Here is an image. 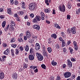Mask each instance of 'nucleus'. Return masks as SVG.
Segmentation results:
<instances>
[{
  "instance_id": "nucleus-18",
  "label": "nucleus",
  "mask_w": 80,
  "mask_h": 80,
  "mask_svg": "<svg viewBox=\"0 0 80 80\" xmlns=\"http://www.w3.org/2000/svg\"><path fill=\"white\" fill-rule=\"evenodd\" d=\"M51 37L54 39H56L57 38V35L55 33H53L51 34Z\"/></svg>"
},
{
  "instance_id": "nucleus-4",
  "label": "nucleus",
  "mask_w": 80,
  "mask_h": 80,
  "mask_svg": "<svg viewBox=\"0 0 80 80\" xmlns=\"http://www.w3.org/2000/svg\"><path fill=\"white\" fill-rule=\"evenodd\" d=\"M58 10L60 12H65V6L64 4H63L62 6V7L61 6H59L58 7Z\"/></svg>"
},
{
  "instance_id": "nucleus-62",
  "label": "nucleus",
  "mask_w": 80,
  "mask_h": 80,
  "mask_svg": "<svg viewBox=\"0 0 80 80\" xmlns=\"http://www.w3.org/2000/svg\"><path fill=\"white\" fill-rule=\"evenodd\" d=\"M71 60L72 62H75V61H76V60L75 58H71Z\"/></svg>"
},
{
  "instance_id": "nucleus-32",
  "label": "nucleus",
  "mask_w": 80,
  "mask_h": 80,
  "mask_svg": "<svg viewBox=\"0 0 80 80\" xmlns=\"http://www.w3.org/2000/svg\"><path fill=\"white\" fill-rule=\"evenodd\" d=\"M18 50H19V52H22L23 51V50L24 49H23V46H20L19 48L18 49Z\"/></svg>"
},
{
  "instance_id": "nucleus-33",
  "label": "nucleus",
  "mask_w": 80,
  "mask_h": 80,
  "mask_svg": "<svg viewBox=\"0 0 80 80\" xmlns=\"http://www.w3.org/2000/svg\"><path fill=\"white\" fill-rule=\"evenodd\" d=\"M29 52L31 54H33L34 53V49L32 48H31L30 49Z\"/></svg>"
},
{
  "instance_id": "nucleus-23",
  "label": "nucleus",
  "mask_w": 80,
  "mask_h": 80,
  "mask_svg": "<svg viewBox=\"0 0 80 80\" xmlns=\"http://www.w3.org/2000/svg\"><path fill=\"white\" fill-rule=\"evenodd\" d=\"M55 27L56 28H58V29H60L61 28V27L59 26L58 24H57V23L54 24Z\"/></svg>"
},
{
  "instance_id": "nucleus-8",
  "label": "nucleus",
  "mask_w": 80,
  "mask_h": 80,
  "mask_svg": "<svg viewBox=\"0 0 80 80\" xmlns=\"http://www.w3.org/2000/svg\"><path fill=\"white\" fill-rule=\"evenodd\" d=\"M67 65L69 68H72V62L70 61V59H68L67 60Z\"/></svg>"
},
{
  "instance_id": "nucleus-35",
  "label": "nucleus",
  "mask_w": 80,
  "mask_h": 80,
  "mask_svg": "<svg viewBox=\"0 0 80 80\" xmlns=\"http://www.w3.org/2000/svg\"><path fill=\"white\" fill-rule=\"evenodd\" d=\"M41 67L43 69H44V70H46V69H47V66H46V65L44 64H42L41 65Z\"/></svg>"
},
{
  "instance_id": "nucleus-47",
  "label": "nucleus",
  "mask_w": 80,
  "mask_h": 80,
  "mask_svg": "<svg viewBox=\"0 0 80 80\" xmlns=\"http://www.w3.org/2000/svg\"><path fill=\"white\" fill-rule=\"evenodd\" d=\"M14 4L15 5H18V1L17 0H15Z\"/></svg>"
},
{
  "instance_id": "nucleus-30",
  "label": "nucleus",
  "mask_w": 80,
  "mask_h": 80,
  "mask_svg": "<svg viewBox=\"0 0 80 80\" xmlns=\"http://www.w3.org/2000/svg\"><path fill=\"white\" fill-rule=\"evenodd\" d=\"M51 64L52 65H53V66H55V65H57V63L56 62H55L54 61V60H53L51 62Z\"/></svg>"
},
{
  "instance_id": "nucleus-29",
  "label": "nucleus",
  "mask_w": 80,
  "mask_h": 80,
  "mask_svg": "<svg viewBox=\"0 0 80 80\" xmlns=\"http://www.w3.org/2000/svg\"><path fill=\"white\" fill-rule=\"evenodd\" d=\"M69 50H70V52L71 53V54H72L73 53V49L72 48V47H69Z\"/></svg>"
},
{
  "instance_id": "nucleus-56",
  "label": "nucleus",
  "mask_w": 80,
  "mask_h": 80,
  "mask_svg": "<svg viewBox=\"0 0 80 80\" xmlns=\"http://www.w3.org/2000/svg\"><path fill=\"white\" fill-rule=\"evenodd\" d=\"M33 41L32 40V39H29L28 40V42L29 43H33Z\"/></svg>"
},
{
  "instance_id": "nucleus-40",
  "label": "nucleus",
  "mask_w": 80,
  "mask_h": 80,
  "mask_svg": "<svg viewBox=\"0 0 80 80\" xmlns=\"http://www.w3.org/2000/svg\"><path fill=\"white\" fill-rule=\"evenodd\" d=\"M43 53H44V55H45L46 57H48V53H47V52H46V51H44L43 52Z\"/></svg>"
},
{
  "instance_id": "nucleus-39",
  "label": "nucleus",
  "mask_w": 80,
  "mask_h": 80,
  "mask_svg": "<svg viewBox=\"0 0 80 80\" xmlns=\"http://www.w3.org/2000/svg\"><path fill=\"white\" fill-rule=\"evenodd\" d=\"M62 44L61 46L62 47H64L65 46V41L64 40L62 41Z\"/></svg>"
},
{
  "instance_id": "nucleus-44",
  "label": "nucleus",
  "mask_w": 80,
  "mask_h": 80,
  "mask_svg": "<svg viewBox=\"0 0 80 80\" xmlns=\"http://www.w3.org/2000/svg\"><path fill=\"white\" fill-rule=\"evenodd\" d=\"M17 46V44L13 43L11 44V47L13 48H16Z\"/></svg>"
},
{
  "instance_id": "nucleus-46",
  "label": "nucleus",
  "mask_w": 80,
  "mask_h": 80,
  "mask_svg": "<svg viewBox=\"0 0 80 80\" xmlns=\"http://www.w3.org/2000/svg\"><path fill=\"white\" fill-rule=\"evenodd\" d=\"M29 15L31 18H33L35 17V15L33 13L30 14Z\"/></svg>"
},
{
  "instance_id": "nucleus-51",
  "label": "nucleus",
  "mask_w": 80,
  "mask_h": 80,
  "mask_svg": "<svg viewBox=\"0 0 80 80\" xmlns=\"http://www.w3.org/2000/svg\"><path fill=\"white\" fill-rule=\"evenodd\" d=\"M42 52H44V51H46V49H45V46L44 45L42 46Z\"/></svg>"
},
{
  "instance_id": "nucleus-26",
  "label": "nucleus",
  "mask_w": 80,
  "mask_h": 80,
  "mask_svg": "<svg viewBox=\"0 0 80 80\" xmlns=\"http://www.w3.org/2000/svg\"><path fill=\"white\" fill-rule=\"evenodd\" d=\"M18 13V14L19 16H22L24 14V12L22 11H19Z\"/></svg>"
},
{
  "instance_id": "nucleus-63",
  "label": "nucleus",
  "mask_w": 80,
  "mask_h": 80,
  "mask_svg": "<svg viewBox=\"0 0 80 80\" xmlns=\"http://www.w3.org/2000/svg\"><path fill=\"white\" fill-rule=\"evenodd\" d=\"M67 49H66V48H63V52H64L65 53V52H67Z\"/></svg>"
},
{
  "instance_id": "nucleus-11",
  "label": "nucleus",
  "mask_w": 80,
  "mask_h": 80,
  "mask_svg": "<svg viewBox=\"0 0 80 80\" xmlns=\"http://www.w3.org/2000/svg\"><path fill=\"white\" fill-rule=\"evenodd\" d=\"M5 58H7V57L6 56L4 55L2 56L1 57H0V62H5Z\"/></svg>"
},
{
  "instance_id": "nucleus-34",
  "label": "nucleus",
  "mask_w": 80,
  "mask_h": 80,
  "mask_svg": "<svg viewBox=\"0 0 80 80\" xmlns=\"http://www.w3.org/2000/svg\"><path fill=\"white\" fill-rule=\"evenodd\" d=\"M80 13V8H79L78 9H77L76 10V15H79Z\"/></svg>"
},
{
  "instance_id": "nucleus-48",
  "label": "nucleus",
  "mask_w": 80,
  "mask_h": 80,
  "mask_svg": "<svg viewBox=\"0 0 80 80\" xmlns=\"http://www.w3.org/2000/svg\"><path fill=\"white\" fill-rule=\"evenodd\" d=\"M74 50L76 51L78 50V47L77 46V45L74 46Z\"/></svg>"
},
{
  "instance_id": "nucleus-3",
  "label": "nucleus",
  "mask_w": 80,
  "mask_h": 80,
  "mask_svg": "<svg viewBox=\"0 0 80 80\" xmlns=\"http://www.w3.org/2000/svg\"><path fill=\"white\" fill-rule=\"evenodd\" d=\"M36 55L38 58V61H42L43 60V57L42 55V54L38 52H37Z\"/></svg>"
},
{
  "instance_id": "nucleus-61",
  "label": "nucleus",
  "mask_w": 80,
  "mask_h": 80,
  "mask_svg": "<svg viewBox=\"0 0 80 80\" xmlns=\"http://www.w3.org/2000/svg\"><path fill=\"white\" fill-rule=\"evenodd\" d=\"M59 40H60V42H62L63 41V38H62V37H60L59 38Z\"/></svg>"
},
{
  "instance_id": "nucleus-43",
  "label": "nucleus",
  "mask_w": 80,
  "mask_h": 80,
  "mask_svg": "<svg viewBox=\"0 0 80 80\" xmlns=\"http://www.w3.org/2000/svg\"><path fill=\"white\" fill-rule=\"evenodd\" d=\"M18 41L19 42H23V40L22 39V38H20L18 39Z\"/></svg>"
},
{
  "instance_id": "nucleus-60",
  "label": "nucleus",
  "mask_w": 80,
  "mask_h": 80,
  "mask_svg": "<svg viewBox=\"0 0 80 80\" xmlns=\"http://www.w3.org/2000/svg\"><path fill=\"white\" fill-rule=\"evenodd\" d=\"M46 22L47 23V24H50V21L48 20V19H46Z\"/></svg>"
},
{
  "instance_id": "nucleus-59",
  "label": "nucleus",
  "mask_w": 80,
  "mask_h": 80,
  "mask_svg": "<svg viewBox=\"0 0 80 80\" xmlns=\"http://www.w3.org/2000/svg\"><path fill=\"white\" fill-rule=\"evenodd\" d=\"M16 20L18 21V22H20V17L19 16H18L16 18Z\"/></svg>"
},
{
  "instance_id": "nucleus-55",
  "label": "nucleus",
  "mask_w": 80,
  "mask_h": 80,
  "mask_svg": "<svg viewBox=\"0 0 80 80\" xmlns=\"http://www.w3.org/2000/svg\"><path fill=\"white\" fill-rule=\"evenodd\" d=\"M27 38H28L26 36H24V40L25 41L27 40Z\"/></svg>"
},
{
  "instance_id": "nucleus-21",
  "label": "nucleus",
  "mask_w": 80,
  "mask_h": 80,
  "mask_svg": "<svg viewBox=\"0 0 80 80\" xmlns=\"http://www.w3.org/2000/svg\"><path fill=\"white\" fill-rule=\"evenodd\" d=\"M51 10L50 8H47L44 10V11L45 13H50Z\"/></svg>"
},
{
  "instance_id": "nucleus-15",
  "label": "nucleus",
  "mask_w": 80,
  "mask_h": 80,
  "mask_svg": "<svg viewBox=\"0 0 80 80\" xmlns=\"http://www.w3.org/2000/svg\"><path fill=\"white\" fill-rule=\"evenodd\" d=\"M4 77H5L4 73L3 72H0V79L1 80L3 79L4 78Z\"/></svg>"
},
{
  "instance_id": "nucleus-49",
  "label": "nucleus",
  "mask_w": 80,
  "mask_h": 80,
  "mask_svg": "<svg viewBox=\"0 0 80 80\" xmlns=\"http://www.w3.org/2000/svg\"><path fill=\"white\" fill-rule=\"evenodd\" d=\"M23 68H27V67H28V65L27 64H23Z\"/></svg>"
},
{
  "instance_id": "nucleus-64",
  "label": "nucleus",
  "mask_w": 80,
  "mask_h": 80,
  "mask_svg": "<svg viewBox=\"0 0 80 80\" xmlns=\"http://www.w3.org/2000/svg\"><path fill=\"white\" fill-rule=\"evenodd\" d=\"M25 62L28 63V58H25Z\"/></svg>"
},
{
  "instance_id": "nucleus-41",
  "label": "nucleus",
  "mask_w": 80,
  "mask_h": 80,
  "mask_svg": "<svg viewBox=\"0 0 80 80\" xmlns=\"http://www.w3.org/2000/svg\"><path fill=\"white\" fill-rule=\"evenodd\" d=\"M17 49H15V53L16 55H18L19 53V51L18 50V48H17Z\"/></svg>"
},
{
  "instance_id": "nucleus-13",
  "label": "nucleus",
  "mask_w": 80,
  "mask_h": 80,
  "mask_svg": "<svg viewBox=\"0 0 80 80\" xmlns=\"http://www.w3.org/2000/svg\"><path fill=\"white\" fill-rule=\"evenodd\" d=\"M28 59L29 60L32 61L35 59V58L33 54H29L28 56Z\"/></svg>"
},
{
  "instance_id": "nucleus-5",
  "label": "nucleus",
  "mask_w": 80,
  "mask_h": 80,
  "mask_svg": "<svg viewBox=\"0 0 80 80\" xmlns=\"http://www.w3.org/2000/svg\"><path fill=\"white\" fill-rule=\"evenodd\" d=\"M72 75V73L67 72H65L63 74V76H64V78H69L70 76H71Z\"/></svg>"
},
{
  "instance_id": "nucleus-16",
  "label": "nucleus",
  "mask_w": 80,
  "mask_h": 80,
  "mask_svg": "<svg viewBox=\"0 0 80 80\" xmlns=\"http://www.w3.org/2000/svg\"><path fill=\"white\" fill-rule=\"evenodd\" d=\"M7 12L10 15H12V9L10 8H7Z\"/></svg>"
},
{
  "instance_id": "nucleus-7",
  "label": "nucleus",
  "mask_w": 80,
  "mask_h": 80,
  "mask_svg": "<svg viewBox=\"0 0 80 80\" xmlns=\"http://www.w3.org/2000/svg\"><path fill=\"white\" fill-rule=\"evenodd\" d=\"M31 32L29 30H28L26 32V36L28 38H31Z\"/></svg>"
},
{
  "instance_id": "nucleus-52",
  "label": "nucleus",
  "mask_w": 80,
  "mask_h": 80,
  "mask_svg": "<svg viewBox=\"0 0 80 80\" xmlns=\"http://www.w3.org/2000/svg\"><path fill=\"white\" fill-rule=\"evenodd\" d=\"M71 43H72L71 40H68L67 42V45H69Z\"/></svg>"
},
{
  "instance_id": "nucleus-24",
  "label": "nucleus",
  "mask_w": 80,
  "mask_h": 80,
  "mask_svg": "<svg viewBox=\"0 0 80 80\" xmlns=\"http://www.w3.org/2000/svg\"><path fill=\"white\" fill-rule=\"evenodd\" d=\"M49 3H51V0H45V3H46L47 6H49Z\"/></svg>"
},
{
  "instance_id": "nucleus-28",
  "label": "nucleus",
  "mask_w": 80,
  "mask_h": 80,
  "mask_svg": "<svg viewBox=\"0 0 80 80\" xmlns=\"http://www.w3.org/2000/svg\"><path fill=\"white\" fill-rule=\"evenodd\" d=\"M5 25H6V21H4L2 23V28H4Z\"/></svg>"
},
{
  "instance_id": "nucleus-31",
  "label": "nucleus",
  "mask_w": 80,
  "mask_h": 80,
  "mask_svg": "<svg viewBox=\"0 0 80 80\" xmlns=\"http://www.w3.org/2000/svg\"><path fill=\"white\" fill-rule=\"evenodd\" d=\"M61 37H63L64 38H65V37L66 35L65 34V33L64 32H62L61 33Z\"/></svg>"
},
{
  "instance_id": "nucleus-6",
  "label": "nucleus",
  "mask_w": 80,
  "mask_h": 80,
  "mask_svg": "<svg viewBox=\"0 0 80 80\" xmlns=\"http://www.w3.org/2000/svg\"><path fill=\"white\" fill-rule=\"evenodd\" d=\"M32 27L33 29H36L38 31H39L40 29V26L38 24H35L33 25Z\"/></svg>"
},
{
  "instance_id": "nucleus-54",
  "label": "nucleus",
  "mask_w": 80,
  "mask_h": 80,
  "mask_svg": "<svg viewBox=\"0 0 80 80\" xmlns=\"http://www.w3.org/2000/svg\"><path fill=\"white\" fill-rule=\"evenodd\" d=\"M5 16L4 15H1L0 16V18H1V19L5 18Z\"/></svg>"
},
{
  "instance_id": "nucleus-14",
  "label": "nucleus",
  "mask_w": 80,
  "mask_h": 80,
  "mask_svg": "<svg viewBox=\"0 0 80 80\" xmlns=\"http://www.w3.org/2000/svg\"><path fill=\"white\" fill-rule=\"evenodd\" d=\"M40 15L42 20H45V13H44V12H41L40 13Z\"/></svg>"
},
{
  "instance_id": "nucleus-42",
  "label": "nucleus",
  "mask_w": 80,
  "mask_h": 80,
  "mask_svg": "<svg viewBox=\"0 0 80 80\" xmlns=\"http://www.w3.org/2000/svg\"><path fill=\"white\" fill-rule=\"evenodd\" d=\"M15 41V38L13 37L11 39L10 43H13Z\"/></svg>"
},
{
  "instance_id": "nucleus-50",
  "label": "nucleus",
  "mask_w": 80,
  "mask_h": 80,
  "mask_svg": "<svg viewBox=\"0 0 80 80\" xmlns=\"http://www.w3.org/2000/svg\"><path fill=\"white\" fill-rule=\"evenodd\" d=\"M67 19H68L69 20H70L71 18V16L70 14H68L67 16Z\"/></svg>"
},
{
  "instance_id": "nucleus-12",
  "label": "nucleus",
  "mask_w": 80,
  "mask_h": 80,
  "mask_svg": "<svg viewBox=\"0 0 80 80\" xmlns=\"http://www.w3.org/2000/svg\"><path fill=\"white\" fill-rule=\"evenodd\" d=\"M12 77L13 79L15 80L17 79V78L18 77V74L16 72H14L13 74H12Z\"/></svg>"
},
{
  "instance_id": "nucleus-27",
  "label": "nucleus",
  "mask_w": 80,
  "mask_h": 80,
  "mask_svg": "<svg viewBox=\"0 0 80 80\" xmlns=\"http://www.w3.org/2000/svg\"><path fill=\"white\" fill-rule=\"evenodd\" d=\"M47 50L49 53H51V52H52V49L50 47H48Z\"/></svg>"
},
{
  "instance_id": "nucleus-57",
  "label": "nucleus",
  "mask_w": 80,
  "mask_h": 80,
  "mask_svg": "<svg viewBox=\"0 0 80 80\" xmlns=\"http://www.w3.org/2000/svg\"><path fill=\"white\" fill-rule=\"evenodd\" d=\"M14 17H15V18H17L18 17V15L17 13H15L14 14Z\"/></svg>"
},
{
  "instance_id": "nucleus-20",
  "label": "nucleus",
  "mask_w": 80,
  "mask_h": 80,
  "mask_svg": "<svg viewBox=\"0 0 80 80\" xmlns=\"http://www.w3.org/2000/svg\"><path fill=\"white\" fill-rule=\"evenodd\" d=\"M9 30L10 32H13V31L15 30V28H14L13 26H10Z\"/></svg>"
},
{
  "instance_id": "nucleus-45",
  "label": "nucleus",
  "mask_w": 80,
  "mask_h": 80,
  "mask_svg": "<svg viewBox=\"0 0 80 80\" xmlns=\"http://www.w3.org/2000/svg\"><path fill=\"white\" fill-rule=\"evenodd\" d=\"M51 40V38H49L48 39V43H49V44H51V43H52L53 42Z\"/></svg>"
},
{
  "instance_id": "nucleus-19",
  "label": "nucleus",
  "mask_w": 80,
  "mask_h": 80,
  "mask_svg": "<svg viewBox=\"0 0 80 80\" xmlns=\"http://www.w3.org/2000/svg\"><path fill=\"white\" fill-rule=\"evenodd\" d=\"M24 48H25V51L26 52H28L29 50V46L27 44L26 45Z\"/></svg>"
},
{
  "instance_id": "nucleus-37",
  "label": "nucleus",
  "mask_w": 80,
  "mask_h": 80,
  "mask_svg": "<svg viewBox=\"0 0 80 80\" xmlns=\"http://www.w3.org/2000/svg\"><path fill=\"white\" fill-rule=\"evenodd\" d=\"M11 25L10 26H12L13 27L15 26V22L13 21H11Z\"/></svg>"
},
{
  "instance_id": "nucleus-1",
  "label": "nucleus",
  "mask_w": 80,
  "mask_h": 80,
  "mask_svg": "<svg viewBox=\"0 0 80 80\" xmlns=\"http://www.w3.org/2000/svg\"><path fill=\"white\" fill-rule=\"evenodd\" d=\"M76 27L75 26H72L71 29L70 28H68L67 30V33L68 34L72 33V34H75L76 33Z\"/></svg>"
},
{
  "instance_id": "nucleus-53",
  "label": "nucleus",
  "mask_w": 80,
  "mask_h": 80,
  "mask_svg": "<svg viewBox=\"0 0 80 80\" xmlns=\"http://www.w3.org/2000/svg\"><path fill=\"white\" fill-rule=\"evenodd\" d=\"M56 80H61V78H60V76H58L57 77L56 79Z\"/></svg>"
},
{
  "instance_id": "nucleus-58",
  "label": "nucleus",
  "mask_w": 80,
  "mask_h": 80,
  "mask_svg": "<svg viewBox=\"0 0 80 80\" xmlns=\"http://www.w3.org/2000/svg\"><path fill=\"white\" fill-rule=\"evenodd\" d=\"M20 5H25V2L23 1H22L20 3Z\"/></svg>"
},
{
  "instance_id": "nucleus-17",
  "label": "nucleus",
  "mask_w": 80,
  "mask_h": 80,
  "mask_svg": "<svg viewBox=\"0 0 80 80\" xmlns=\"http://www.w3.org/2000/svg\"><path fill=\"white\" fill-rule=\"evenodd\" d=\"M36 19H37L38 22H40L42 20V18L40 15H37L36 16Z\"/></svg>"
},
{
  "instance_id": "nucleus-25",
  "label": "nucleus",
  "mask_w": 80,
  "mask_h": 80,
  "mask_svg": "<svg viewBox=\"0 0 80 80\" xmlns=\"http://www.w3.org/2000/svg\"><path fill=\"white\" fill-rule=\"evenodd\" d=\"M11 52L12 57H15V51H14V50L12 49H11Z\"/></svg>"
},
{
  "instance_id": "nucleus-22",
  "label": "nucleus",
  "mask_w": 80,
  "mask_h": 80,
  "mask_svg": "<svg viewBox=\"0 0 80 80\" xmlns=\"http://www.w3.org/2000/svg\"><path fill=\"white\" fill-rule=\"evenodd\" d=\"M38 22L37 19L35 17L32 19V22L34 23H37Z\"/></svg>"
},
{
  "instance_id": "nucleus-36",
  "label": "nucleus",
  "mask_w": 80,
  "mask_h": 80,
  "mask_svg": "<svg viewBox=\"0 0 80 80\" xmlns=\"http://www.w3.org/2000/svg\"><path fill=\"white\" fill-rule=\"evenodd\" d=\"M9 25H8L7 27H5L4 28V30L5 31V32H7V31H8V30L9 29Z\"/></svg>"
},
{
  "instance_id": "nucleus-9",
  "label": "nucleus",
  "mask_w": 80,
  "mask_h": 80,
  "mask_svg": "<svg viewBox=\"0 0 80 80\" xmlns=\"http://www.w3.org/2000/svg\"><path fill=\"white\" fill-rule=\"evenodd\" d=\"M10 48H8L6 50H5L3 52V54H4V55H9V53L10 52Z\"/></svg>"
},
{
  "instance_id": "nucleus-38",
  "label": "nucleus",
  "mask_w": 80,
  "mask_h": 80,
  "mask_svg": "<svg viewBox=\"0 0 80 80\" xmlns=\"http://www.w3.org/2000/svg\"><path fill=\"white\" fill-rule=\"evenodd\" d=\"M56 48L57 49H60V45L59 44L57 43L55 45Z\"/></svg>"
},
{
  "instance_id": "nucleus-10",
  "label": "nucleus",
  "mask_w": 80,
  "mask_h": 80,
  "mask_svg": "<svg viewBox=\"0 0 80 80\" xmlns=\"http://www.w3.org/2000/svg\"><path fill=\"white\" fill-rule=\"evenodd\" d=\"M35 49L36 50L38 51L40 49V44L38 43H36L35 45Z\"/></svg>"
},
{
  "instance_id": "nucleus-2",
  "label": "nucleus",
  "mask_w": 80,
  "mask_h": 80,
  "mask_svg": "<svg viewBox=\"0 0 80 80\" xmlns=\"http://www.w3.org/2000/svg\"><path fill=\"white\" fill-rule=\"evenodd\" d=\"M35 8V3L32 2L30 3L29 9L30 11H34Z\"/></svg>"
}]
</instances>
